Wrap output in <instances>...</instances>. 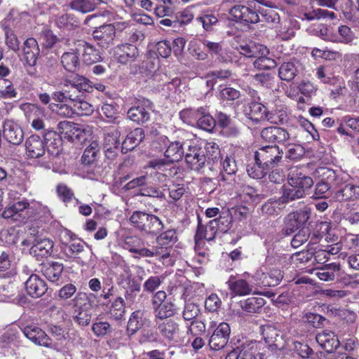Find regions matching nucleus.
Returning a JSON list of instances; mask_svg holds the SVG:
<instances>
[{
	"label": "nucleus",
	"instance_id": "f257e3e1",
	"mask_svg": "<svg viewBox=\"0 0 359 359\" xmlns=\"http://www.w3.org/2000/svg\"><path fill=\"white\" fill-rule=\"evenodd\" d=\"M313 184V179L304 175L299 168L294 167L290 169L287 184L283 187V195L280 197L282 203L300 198Z\"/></svg>",
	"mask_w": 359,
	"mask_h": 359
},
{
	"label": "nucleus",
	"instance_id": "f03ea898",
	"mask_svg": "<svg viewBox=\"0 0 359 359\" xmlns=\"http://www.w3.org/2000/svg\"><path fill=\"white\" fill-rule=\"evenodd\" d=\"M243 113L247 118L246 123L248 127H252L265 120L276 124L283 123L286 120V115L281 114L280 116H277L276 114L267 112L264 105L257 102L249 103L245 107Z\"/></svg>",
	"mask_w": 359,
	"mask_h": 359
},
{
	"label": "nucleus",
	"instance_id": "7ed1b4c3",
	"mask_svg": "<svg viewBox=\"0 0 359 359\" xmlns=\"http://www.w3.org/2000/svg\"><path fill=\"white\" fill-rule=\"evenodd\" d=\"M28 16L27 13H19L11 11L9 14L0 23L5 32V41L8 48L14 51L19 50V41L13 29L22 26V20Z\"/></svg>",
	"mask_w": 359,
	"mask_h": 359
},
{
	"label": "nucleus",
	"instance_id": "20e7f679",
	"mask_svg": "<svg viewBox=\"0 0 359 359\" xmlns=\"http://www.w3.org/2000/svg\"><path fill=\"white\" fill-rule=\"evenodd\" d=\"M14 194L9 192L10 201L4 209L2 216L5 219H9L18 223H25L29 220V201L25 198L12 199Z\"/></svg>",
	"mask_w": 359,
	"mask_h": 359
},
{
	"label": "nucleus",
	"instance_id": "39448f33",
	"mask_svg": "<svg viewBox=\"0 0 359 359\" xmlns=\"http://www.w3.org/2000/svg\"><path fill=\"white\" fill-rule=\"evenodd\" d=\"M63 87L67 100L72 103L81 98L84 92H90L93 89L91 81L79 74L66 79L63 83Z\"/></svg>",
	"mask_w": 359,
	"mask_h": 359
},
{
	"label": "nucleus",
	"instance_id": "423d86ee",
	"mask_svg": "<svg viewBox=\"0 0 359 359\" xmlns=\"http://www.w3.org/2000/svg\"><path fill=\"white\" fill-rule=\"evenodd\" d=\"M40 54V49L36 40L34 38L27 39L23 43L20 59L27 74L35 76L37 59Z\"/></svg>",
	"mask_w": 359,
	"mask_h": 359
},
{
	"label": "nucleus",
	"instance_id": "0eeeda50",
	"mask_svg": "<svg viewBox=\"0 0 359 359\" xmlns=\"http://www.w3.org/2000/svg\"><path fill=\"white\" fill-rule=\"evenodd\" d=\"M130 222L135 227L149 233H156L163 227L157 216L142 211H135L130 217Z\"/></svg>",
	"mask_w": 359,
	"mask_h": 359
},
{
	"label": "nucleus",
	"instance_id": "6e6552de",
	"mask_svg": "<svg viewBox=\"0 0 359 359\" xmlns=\"http://www.w3.org/2000/svg\"><path fill=\"white\" fill-rule=\"evenodd\" d=\"M262 346L261 341H245L229 351L225 359H267L265 354L258 351Z\"/></svg>",
	"mask_w": 359,
	"mask_h": 359
},
{
	"label": "nucleus",
	"instance_id": "1a4fd4ad",
	"mask_svg": "<svg viewBox=\"0 0 359 359\" xmlns=\"http://www.w3.org/2000/svg\"><path fill=\"white\" fill-rule=\"evenodd\" d=\"M21 243L26 246L32 245L30 254L38 260L47 258L53 253V242L48 238H42L39 236H30L22 240Z\"/></svg>",
	"mask_w": 359,
	"mask_h": 359
},
{
	"label": "nucleus",
	"instance_id": "9d476101",
	"mask_svg": "<svg viewBox=\"0 0 359 359\" xmlns=\"http://www.w3.org/2000/svg\"><path fill=\"white\" fill-rule=\"evenodd\" d=\"M316 77L324 84L330 86V91L333 95L341 94L345 88L343 79L334 75V67L330 65L320 66L316 69Z\"/></svg>",
	"mask_w": 359,
	"mask_h": 359
},
{
	"label": "nucleus",
	"instance_id": "9b49d317",
	"mask_svg": "<svg viewBox=\"0 0 359 359\" xmlns=\"http://www.w3.org/2000/svg\"><path fill=\"white\" fill-rule=\"evenodd\" d=\"M166 162L161 158L154 159L149 161L148 165L144 168L145 174L147 176V184H154L163 187L166 186L165 182L168 180V176L165 172L168 170Z\"/></svg>",
	"mask_w": 359,
	"mask_h": 359
},
{
	"label": "nucleus",
	"instance_id": "f8f14e48",
	"mask_svg": "<svg viewBox=\"0 0 359 359\" xmlns=\"http://www.w3.org/2000/svg\"><path fill=\"white\" fill-rule=\"evenodd\" d=\"M188 149L185 153V161L191 170L198 171L206 162L205 151L201 145L200 140L186 142Z\"/></svg>",
	"mask_w": 359,
	"mask_h": 359
},
{
	"label": "nucleus",
	"instance_id": "ddd939ff",
	"mask_svg": "<svg viewBox=\"0 0 359 359\" xmlns=\"http://www.w3.org/2000/svg\"><path fill=\"white\" fill-rule=\"evenodd\" d=\"M26 120L36 131L45 130L46 109L37 104L27 103L22 105Z\"/></svg>",
	"mask_w": 359,
	"mask_h": 359
},
{
	"label": "nucleus",
	"instance_id": "4468645a",
	"mask_svg": "<svg viewBox=\"0 0 359 359\" xmlns=\"http://www.w3.org/2000/svg\"><path fill=\"white\" fill-rule=\"evenodd\" d=\"M57 131L61 137L72 142L85 140L86 134L90 132L88 127L67 121L59 122Z\"/></svg>",
	"mask_w": 359,
	"mask_h": 359
},
{
	"label": "nucleus",
	"instance_id": "2eb2a0df",
	"mask_svg": "<svg viewBox=\"0 0 359 359\" xmlns=\"http://www.w3.org/2000/svg\"><path fill=\"white\" fill-rule=\"evenodd\" d=\"M283 152L279 149V147L274 145H267L259 148L255 153V161H261L263 165L268 167L270 170L275 168L280 161Z\"/></svg>",
	"mask_w": 359,
	"mask_h": 359
},
{
	"label": "nucleus",
	"instance_id": "dca6fc26",
	"mask_svg": "<svg viewBox=\"0 0 359 359\" xmlns=\"http://www.w3.org/2000/svg\"><path fill=\"white\" fill-rule=\"evenodd\" d=\"M20 344L19 332L15 328L0 331V353L4 355H15Z\"/></svg>",
	"mask_w": 359,
	"mask_h": 359
},
{
	"label": "nucleus",
	"instance_id": "f3484780",
	"mask_svg": "<svg viewBox=\"0 0 359 359\" xmlns=\"http://www.w3.org/2000/svg\"><path fill=\"white\" fill-rule=\"evenodd\" d=\"M62 252L67 258H76L83 250V243L79 239L74 238L73 233L69 230H64L61 233Z\"/></svg>",
	"mask_w": 359,
	"mask_h": 359
},
{
	"label": "nucleus",
	"instance_id": "a211bd4d",
	"mask_svg": "<svg viewBox=\"0 0 359 359\" xmlns=\"http://www.w3.org/2000/svg\"><path fill=\"white\" fill-rule=\"evenodd\" d=\"M231 334V328L227 323L222 322L216 326L208 341L212 350L222 349L228 343Z\"/></svg>",
	"mask_w": 359,
	"mask_h": 359
},
{
	"label": "nucleus",
	"instance_id": "6ab92c4d",
	"mask_svg": "<svg viewBox=\"0 0 359 359\" xmlns=\"http://www.w3.org/2000/svg\"><path fill=\"white\" fill-rule=\"evenodd\" d=\"M118 128H109L104 135L103 149L107 158L113 159L118 153L120 148Z\"/></svg>",
	"mask_w": 359,
	"mask_h": 359
},
{
	"label": "nucleus",
	"instance_id": "aec40b11",
	"mask_svg": "<svg viewBox=\"0 0 359 359\" xmlns=\"http://www.w3.org/2000/svg\"><path fill=\"white\" fill-rule=\"evenodd\" d=\"M310 218V212L306 209L290 213L285 220V226L283 229L285 235H290L295 230L304 225Z\"/></svg>",
	"mask_w": 359,
	"mask_h": 359
},
{
	"label": "nucleus",
	"instance_id": "412c9836",
	"mask_svg": "<svg viewBox=\"0 0 359 359\" xmlns=\"http://www.w3.org/2000/svg\"><path fill=\"white\" fill-rule=\"evenodd\" d=\"M299 22L293 18H287L279 22L276 27V36L281 41H288L292 39L299 29Z\"/></svg>",
	"mask_w": 359,
	"mask_h": 359
},
{
	"label": "nucleus",
	"instance_id": "4be33fe9",
	"mask_svg": "<svg viewBox=\"0 0 359 359\" xmlns=\"http://www.w3.org/2000/svg\"><path fill=\"white\" fill-rule=\"evenodd\" d=\"M93 37L100 47L107 48L114 39L115 26L112 24L100 26L93 32Z\"/></svg>",
	"mask_w": 359,
	"mask_h": 359
},
{
	"label": "nucleus",
	"instance_id": "5701e85b",
	"mask_svg": "<svg viewBox=\"0 0 359 359\" xmlns=\"http://www.w3.org/2000/svg\"><path fill=\"white\" fill-rule=\"evenodd\" d=\"M25 336L35 344L53 347L52 340L46 332L35 325H29L24 327L22 330Z\"/></svg>",
	"mask_w": 359,
	"mask_h": 359
},
{
	"label": "nucleus",
	"instance_id": "b1692460",
	"mask_svg": "<svg viewBox=\"0 0 359 359\" xmlns=\"http://www.w3.org/2000/svg\"><path fill=\"white\" fill-rule=\"evenodd\" d=\"M151 102L149 100L139 102L137 106L130 107L127 116L128 118L137 123H144L149 120V110L151 109Z\"/></svg>",
	"mask_w": 359,
	"mask_h": 359
},
{
	"label": "nucleus",
	"instance_id": "393cba45",
	"mask_svg": "<svg viewBox=\"0 0 359 359\" xmlns=\"http://www.w3.org/2000/svg\"><path fill=\"white\" fill-rule=\"evenodd\" d=\"M46 153L44 141L37 135H32L25 141V154L29 158H38Z\"/></svg>",
	"mask_w": 359,
	"mask_h": 359
},
{
	"label": "nucleus",
	"instance_id": "a878e982",
	"mask_svg": "<svg viewBox=\"0 0 359 359\" xmlns=\"http://www.w3.org/2000/svg\"><path fill=\"white\" fill-rule=\"evenodd\" d=\"M76 50L81 54L82 59L86 65H91L101 60L100 51L95 46L84 41H78Z\"/></svg>",
	"mask_w": 359,
	"mask_h": 359
},
{
	"label": "nucleus",
	"instance_id": "bb28decb",
	"mask_svg": "<svg viewBox=\"0 0 359 359\" xmlns=\"http://www.w3.org/2000/svg\"><path fill=\"white\" fill-rule=\"evenodd\" d=\"M262 334L268 348H280L283 345V336L273 325H265L262 327Z\"/></svg>",
	"mask_w": 359,
	"mask_h": 359
},
{
	"label": "nucleus",
	"instance_id": "cd10ccee",
	"mask_svg": "<svg viewBox=\"0 0 359 359\" xmlns=\"http://www.w3.org/2000/svg\"><path fill=\"white\" fill-rule=\"evenodd\" d=\"M4 137L9 143L19 145L23 141L24 133L22 128L14 121L6 120L3 126Z\"/></svg>",
	"mask_w": 359,
	"mask_h": 359
},
{
	"label": "nucleus",
	"instance_id": "c85d7f7f",
	"mask_svg": "<svg viewBox=\"0 0 359 359\" xmlns=\"http://www.w3.org/2000/svg\"><path fill=\"white\" fill-rule=\"evenodd\" d=\"M229 13L236 21L245 23H257L259 21L257 11L245 6L236 5L230 9Z\"/></svg>",
	"mask_w": 359,
	"mask_h": 359
},
{
	"label": "nucleus",
	"instance_id": "c756f323",
	"mask_svg": "<svg viewBox=\"0 0 359 359\" xmlns=\"http://www.w3.org/2000/svg\"><path fill=\"white\" fill-rule=\"evenodd\" d=\"M138 55V50L135 45L123 43L117 46L114 50V56L121 64H127L133 61Z\"/></svg>",
	"mask_w": 359,
	"mask_h": 359
},
{
	"label": "nucleus",
	"instance_id": "7c9ffc66",
	"mask_svg": "<svg viewBox=\"0 0 359 359\" xmlns=\"http://www.w3.org/2000/svg\"><path fill=\"white\" fill-rule=\"evenodd\" d=\"M247 278H250V274H245L243 277L235 279L231 277L227 281L229 288L235 296H245L252 292V286L251 282L247 280Z\"/></svg>",
	"mask_w": 359,
	"mask_h": 359
},
{
	"label": "nucleus",
	"instance_id": "2f4dec72",
	"mask_svg": "<svg viewBox=\"0 0 359 359\" xmlns=\"http://www.w3.org/2000/svg\"><path fill=\"white\" fill-rule=\"evenodd\" d=\"M344 273L341 265L333 262L320 268L316 272V276L323 281H334L342 278Z\"/></svg>",
	"mask_w": 359,
	"mask_h": 359
},
{
	"label": "nucleus",
	"instance_id": "473e14b6",
	"mask_svg": "<svg viewBox=\"0 0 359 359\" xmlns=\"http://www.w3.org/2000/svg\"><path fill=\"white\" fill-rule=\"evenodd\" d=\"M320 171L324 176V180H328L332 188L336 191L347 184L351 180L350 175L346 172L337 173L334 170L326 168H321Z\"/></svg>",
	"mask_w": 359,
	"mask_h": 359
},
{
	"label": "nucleus",
	"instance_id": "72a5a7b5",
	"mask_svg": "<svg viewBox=\"0 0 359 359\" xmlns=\"http://www.w3.org/2000/svg\"><path fill=\"white\" fill-rule=\"evenodd\" d=\"M182 87L184 88L185 86L182 85L180 79L175 78L170 81H166L163 85H158L157 89L163 96L177 100L180 97V94L182 92Z\"/></svg>",
	"mask_w": 359,
	"mask_h": 359
},
{
	"label": "nucleus",
	"instance_id": "f704fd0d",
	"mask_svg": "<svg viewBox=\"0 0 359 359\" xmlns=\"http://www.w3.org/2000/svg\"><path fill=\"white\" fill-rule=\"evenodd\" d=\"M25 284L27 294L33 298L41 297L47 290L44 280L36 274L31 275Z\"/></svg>",
	"mask_w": 359,
	"mask_h": 359
},
{
	"label": "nucleus",
	"instance_id": "c9c22d12",
	"mask_svg": "<svg viewBox=\"0 0 359 359\" xmlns=\"http://www.w3.org/2000/svg\"><path fill=\"white\" fill-rule=\"evenodd\" d=\"M255 284L263 287H273L280 282L283 274L279 269H273L270 272L257 271L255 276Z\"/></svg>",
	"mask_w": 359,
	"mask_h": 359
},
{
	"label": "nucleus",
	"instance_id": "e433bc0d",
	"mask_svg": "<svg viewBox=\"0 0 359 359\" xmlns=\"http://www.w3.org/2000/svg\"><path fill=\"white\" fill-rule=\"evenodd\" d=\"M316 339L318 344L328 353L333 352L339 345L337 336L333 332L328 330L318 333Z\"/></svg>",
	"mask_w": 359,
	"mask_h": 359
},
{
	"label": "nucleus",
	"instance_id": "4c0bfd02",
	"mask_svg": "<svg viewBox=\"0 0 359 359\" xmlns=\"http://www.w3.org/2000/svg\"><path fill=\"white\" fill-rule=\"evenodd\" d=\"M184 144L185 143L180 141L172 142L168 144L164 153L165 158L163 159L166 162L167 165H169L170 163L182 159L184 154Z\"/></svg>",
	"mask_w": 359,
	"mask_h": 359
},
{
	"label": "nucleus",
	"instance_id": "58836bf2",
	"mask_svg": "<svg viewBox=\"0 0 359 359\" xmlns=\"http://www.w3.org/2000/svg\"><path fill=\"white\" fill-rule=\"evenodd\" d=\"M144 138V133L142 128H137L127 135L123 141L121 151L127 153L135 148Z\"/></svg>",
	"mask_w": 359,
	"mask_h": 359
},
{
	"label": "nucleus",
	"instance_id": "ea45409f",
	"mask_svg": "<svg viewBox=\"0 0 359 359\" xmlns=\"http://www.w3.org/2000/svg\"><path fill=\"white\" fill-rule=\"evenodd\" d=\"M359 198V186L348 182L344 187L335 191L333 198L337 201L355 200Z\"/></svg>",
	"mask_w": 359,
	"mask_h": 359
},
{
	"label": "nucleus",
	"instance_id": "a19ab883",
	"mask_svg": "<svg viewBox=\"0 0 359 359\" xmlns=\"http://www.w3.org/2000/svg\"><path fill=\"white\" fill-rule=\"evenodd\" d=\"M158 328L161 334L169 340L177 342L181 337L179 325L172 320L159 324Z\"/></svg>",
	"mask_w": 359,
	"mask_h": 359
},
{
	"label": "nucleus",
	"instance_id": "79ce46f5",
	"mask_svg": "<svg viewBox=\"0 0 359 359\" xmlns=\"http://www.w3.org/2000/svg\"><path fill=\"white\" fill-rule=\"evenodd\" d=\"M233 189L236 191L237 196L238 197L241 202L244 203H249L253 201L255 197L257 196V192L255 189L248 185H245L233 180Z\"/></svg>",
	"mask_w": 359,
	"mask_h": 359
},
{
	"label": "nucleus",
	"instance_id": "37998d69",
	"mask_svg": "<svg viewBox=\"0 0 359 359\" xmlns=\"http://www.w3.org/2000/svg\"><path fill=\"white\" fill-rule=\"evenodd\" d=\"M202 43L204 47L207 48V50L209 52V53L216 55L219 61L222 62H229L233 61L231 55L224 52L221 43L213 42L207 39L203 40Z\"/></svg>",
	"mask_w": 359,
	"mask_h": 359
},
{
	"label": "nucleus",
	"instance_id": "c03bdc74",
	"mask_svg": "<svg viewBox=\"0 0 359 359\" xmlns=\"http://www.w3.org/2000/svg\"><path fill=\"white\" fill-rule=\"evenodd\" d=\"M177 241V236L175 230L168 229L161 233L156 238V247H160L161 250H168Z\"/></svg>",
	"mask_w": 359,
	"mask_h": 359
},
{
	"label": "nucleus",
	"instance_id": "a18cd8bd",
	"mask_svg": "<svg viewBox=\"0 0 359 359\" xmlns=\"http://www.w3.org/2000/svg\"><path fill=\"white\" fill-rule=\"evenodd\" d=\"M239 53L248 57H255L260 50L266 53V46L262 44H257L255 42L241 43L237 48Z\"/></svg>",
	"mask_w": 359,
	"mask_h": 359
},
{
	"label": "nucleus",
	"instance_id": "49530a36",
	"mask_svg": "<svg viewBox=\"0 0 359 359\" xmlns=\"http://www.w3.org/2000/svg\"><path fill=\"white\" fill-rule=\"evenodd\" d=\"M76 50L64 53L61 56V62L64 68L69 72H75L78 69L80 62Z\"/></svg>",
	"mask_w": 359,
	"mask_h": 359
},
{
	"label": "nucleus",
	"instance_id": "de8ad7c7",
	"mask_svg": "<svg viewBox=\"0 0 359 359\" xmlns=\"http://www.w3.org/2000/svg\"><path fill=\"white\" fill-rule=\"evenodd\" d=\"M145 318L142 311L137 310L132 313L127 325L128 334H134L144 324Z\"/></svg>",
	"mask_w": 359,
	"mask_h": 359
},
{
	"label": "nucleus",
	"instance_id": "09e8293b",
	"mask_svg": "<svg viewBox=\"0 0 359 359\" xmlns=\"http://www.w3.org/2000/svg\"><path fill=\"white\" fill-rule=\"evenodd\" d=\"M201 114L196 126L208 132L212 131L216 124L215 118H212L206 108L201 107Z\"/></svg>",
	"mask_w": 359,
	"mask_h": 359
},
{
	"label": "nucleus",
	"instance_id": "8fccbe9b",
	"mask_svg": "<svg viewBox=\"0 0 359 359\" xmlns=\"http://www.w3.org/2000/svg\"><path fill=\"white\" fill-rule=\"evenodd\" d=\"M62 271V264L55 262L44 266L42 272L48 280L51 282H56L59 280Z\"/></svg>",
	"mask_w": 359,
	"mask_h": 359
},
{
	"label": "nucleus",
	"instance_id": "3c124183",
	"mask_svg": "<svg viewBox=\"0 0 359 359\" xmlns=\"http://www.w3.org/2000/svg\"><path fill=\"white\" fill-rule=\"evenodd\" d=\"M201 145L205 151L206 161H210L215 162L220 156V149L219 146L213 141L200 140Z\"/></svg>",
	"mask_w": 359,
	"mask_h": 359
},
{
	"label": "nucleus",
	"instance_id": "603ef678",
	"mask_svg": "<svg viewBox=\"0 0 359 359\" xmlns=\"http://www.w3.org/2000/svg\"><path fill=\"white\" fill-rule=\"evenodd\" d=\"M265 304V300L260 297H252L241 302V308L248 313H258Z\"/></svg>",
	"mask_w": 359,
	"mask_h": 359
},
{
	"label": "nucleus",
	"instance_id": "864d4df0",
	"mask_svg": "<svg viewBox=\"0 0 359 359\" xmlns=\"http://www.w3.org/2000/svg\"><path fill=\"white\" fill-rule=\"evenodd\" d=\"M238 170V166L235 158L231 156H226L222 161L221 179L226 181V175H235Z\"/></svg>",
	"mask_w": 359,
	"mask_h": 359
},
{
	"label": "nucleus",
	"instance_id": "5fc2aeb1",
	"mask_svg": "<svg viewBox=\"0 0 359 359\" xmlns=\"http://www.w3.org/2000/svg\"><path fill=\"white\" fill-rule=\"evenodd\" d=\"M217 230L213 224H211V221L205 226H198L196 233L195 235L196 243H198L199 241L205 239L206 241H212L215 238Z\"/></svg>",
	"mask_w": 359,
	"mask_h": 359
},
{
	"label": "nucleus",
	"instance_id": "6e6d98bb",
	"mask_svg": "<svg viewBox=\"0 0 359 359\" xmlns=\"http://www.w3.org/2000/svg\"><path fill=\"white\" fill-rule=\"evenodd\" d=\"M298 72L297 67L294 62H284L279 68L278 75L280 79L290 81Z\"/></svg>",
	"mask_w": 359,
	"mask_h": 359
},
{
	"label": "nucleus",
	"instance_id": "4d7b16f0",
	"mask_svg": "<svg viewBox=\"0 0 359 359\" xmlns=\"http://www.w3.org/2000/svg\"><path fill=\"white\" fill-rule=\"evenodd\" d=\"M330 230V224L327 222L317 223L313 232H310L309 244H315L319 242Z\"/></svg>",
	"mask_w": 359,
	"mask_h": 359
},
{
	"label": "nucleus",
	"instance_id": "13d9d810",
	"mask_svg": "<svg viewBox=\"0 0 359 359\" xmlns=\"http://www.w3.org/2000/svg\"><path fill=\"white\" fill-rule=\"evenodd\" d=\"M269 54V49L266 48V53L260 50V53L255 57L256 60L254 62L255 67L260 69H270L276 66L274 60L268 57Z\"/></svg>",
	"mask_w": 359,
	"mask_h": 359
},
{
	"label": "nucleus",
	"instance_id": "bf43d9fd",
	"mask_svg": "<svg viewBox=\"0 0 359 359\" xmlns=\"http://www.w3.org/2000/svg\"><path fill=\"white\" fill-rule=\"evenodd\" d=\"M231 216L227 213L220 215L218 218L211 220V224H213L218 232L226 233L231 226Z\"/></svg>",
	"mask_w": 359,
	"mask_h": 359
},
{
	"label": "nucleus",
	"instance_id": "052dcab7",
	"mask_svg": "<svg viewBox=\"0 0 359 359\" xmlns=\"http://www.w3.org/2000/svg\"><path fill=\"white\" fill-rule=\"evenodd\" d=\"M269 170L270 169L265 166V165H263L261 161H255L254 165H248L247 167L248 175L253 179H262Z\"/></svg>",
	"mask_w": 359,
	"mask_h": 359
},
{
	"label": "nucleus",
	"instance_id": "680f3d73",
	"mask_svg": "<svg viewBox=\"0 0 359 359\" xmlns=\"http://www.w3.org/2000/svg\"><path fill=\"white\" fill-rule=\"evenodd\" d=\"M250 82L257 86L270 88L273 84V77L268 73L257 74L250 77Z\"/></svg>",
	"mask_w": 359,
	"mask_h": 359
},
{
	"label": "nucleus",
	"instance_id": "e2e57ef3",
	"mask_svg": "<svg viewBox=\"0 0 359 359\" xmlns=\"http://www.w3.org/2000/svg\"><path fill=\"white\" fill-rule=\"evenodd\" d=\"M201 114V107L198 109H186L180 112V119L185 123L195 126Z\"/></svg>",
	"mask_w": 359,
	"mask_h": 359
},
{
	"label": "nucleus",
	"instance_id": "0e129e2a",
	"mask_svg": "<svg viewBox=\"0 0 359 359\" xmlns=\"http://www.w3.org/2000/svg\"><path fill=\"white\" fill-rule=\"evenodd\" d=\"M74 115L90 116L94 111V107L88 102L83 100V97L72 102Z\"/></svg>",
	"mask_w": 359,
	"mask_h": 359
},
{
	"label": "nucleus",
	"instance_id": "69168bd1",
	"mask_svg": "<svg viewBox=\"0 0 359 359\" xmlns=\"http://www.w3.org/2000/svg\"><path fill=\"white\" fill-rule=\"evenodd\" d=\"M124 300L121 297H117L111 304L109 314L111 318L115 320H121L125 313Z\"/></svg>",
	"mask_w": 359,
	"mask_h": 359
},
{
	"label": "nucleus",
	"instance_id": "338daca9",
	"mask_svg": "<svg viewBox=\"0 0 359 359\" xmlns=\"http://www.w3.org/2000/svg\"><path fill=\"white\" fill-rule=\"evenodd\" d=\"M217 119L218 125L222 128L223 130H226L224 133L232 136H236L238 133V130L237 128L230 127L231 119L226 114L222 112H219L217 116Z\"/></svg>",
	"mask_w": 359,
	"mask_h": 359
},
{
	"label": "nucleus",
	"instance_id": "774afa93",
	"mask_svg": "<svg viewBox=\"0 0 359 359\" xmlns=\"http://www.w3.org/2000/svg\"><path fill=\"white\" fill-rule=\"evenodd\" d=\"M155 316L159 319L168 318L175 313V305L170 301L162 304L154 309Z\"/></svg>",
	"mask_w": 359,
	"mask_h": 359
}]
</instances>
